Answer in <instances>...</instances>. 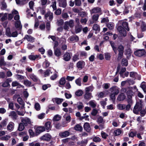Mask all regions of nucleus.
I'll use <instances>...</instances> for the list:
<instances>
[{
  "label": "nucleus",
  "mask_w": 146,
  "mask_h": 146,
  "mask_svg": "<svg viewBox=\"0 0 146 146\" xmlns=\"http://www.w3.org/2000/svg\"><path fill=\"white\" fill-rule=\"evenodd\" d=\"M93 29L95 31H100V28L99 25L97 24H95L93 27Z\"/></svg>",
  "instance_id": "49"
},
{
  "label": "nucleus",
  "mask_w": 146,
  "mask_h": 146,
  "mask_svg": "<svg viewBox=\"0 0 146 146\" xmlns=\"http://www.w3.org/2000/svg\"><path fill=\"white\" fill-rule=\"evenodd\" d=\"M142 101L141 100H140L139 102H137L133 110V112L135 114H138L139 112L142 109Z\"/></svg>",
  "instance_id": "3"
},
{
  "label": "nucleus",
  "mask_w": 146,
  "mask_h": 146,
  "mask_svg": "<svg viewBox=\"0 0 146 146\" xmlns=\"http://www.w3.org/2000/svg\"><path fill=\"white\" fill-rule=\"evenodd\" d=\"M117 50L119 52L118 57L121 58L123 55L124 50L123 46L122 45L119 46Z\"/></svg>",
  "instance_id": "14"
},
{
  "label": "nucleus",
  "mask_w": 146,
  "mask_h": 146,
  "mask_svg": "<svg viewBox=\"0 0 146 146\" xmlns=\"http://www.w3.org/2000/svg\"><path fill=\"white\" fill-rule=\"evenodd\" d=\"M24 126V124L22 123H20L19 125L18 130L20 131H23L25 128Z\"/></svg>",
  "instance_id": "51"
},
{
  "label": "nucleus",
  "mask_w": 146,
  "mask_h": 146,
  "mask_svg": "<svg viewBox=\"0 0 146 146\" xmlns=\"http://www.w3.org/2000/svg\"><path fill=\"white\" fill-rule=\"evenodd\" d=\"M50 63L47 60L45 61L43 63V66L45 68H46L49 66Z\"/></svg>",
  "instance_id": "58"
},
{
  "label": "nucleus",
  "mask_w": 146,
  "mask_h": 146,
  "mask_svg": "<svg viewBox=\"0 0 146 146\" xmlns=\"http://www.w3.org/2000/svg\"><path fill=\"white\" fill-rule=\"evenodd\" d=\"M84 128L87 132H89L91 130L89 124L88 123H86L84 125Z\"/></svg>",
  "instance_id": "26"
},
{
  "label": "nucleus",
  "mask_w": 146,
  "mask_h": 146,
  "mask_svg": "<svg viewBox=\"0 0 146 146\" xmlns=\"http://www.w3.org/2000/svg\"><path fill=\"white\" fill-rule=\"evenodd\" d=\"M45 130V129L44 127L43 126H39L36 129V133L37 135H38Z\"/></svg>",
  "instance_id": "13"
},
{
  "label": "nucleus",
  "mask_w": 146,
  "mask_h": 146,
  "mask_svg": "<svg viewBox=\"0 0 146 146\" xmlns=\"http://www.w3.org/2000/svg\"><path fill=\"white\" fill-rule=\"evenodd\" d=\"M106 96L104 92H100L98 94V96L99 98H102Z\"/></svg>",
  "instance_id": "63"
},
{
  "label": "nucleus",
  "mask_w": 146,
  "mask_h": 146,
  "mask_svg": "<svg viewBox=\"0 0 146 146\" xmlns=\"http://www.w3.org/2000/svg\"><path fill=\"white\" fill-rule=\"evenodd\" d=\"M101 134L102 137L105 139H106L108 136V135L107 133L102 131L101 132Z\"/></svg>",
  "instance_id": "64"
},
{
  "label": "nucleus",
  "mask_w": 146,
  "mask_h": 146,
  "mask_svg": "<svg viewBox=\"0 0 146 146\" xmlns=\"http://www.w3.org/2000/svg\"><path fill=\"white\" fill-rule=\"evenodd\" d=\"M81 80V78L79 77L75 80V83L77 85L79 86H81L82 85Z\"/></svg>",
  "instance_id": "38"
},
{
  "label": "nucleus",
  "mask_w": 146,
  "mask_h": 146,
  "mask_svg": "<svg viewBox=\"0 0 146 146\" xmlns=\"http://www.w3.org/2000/svg\"><path fill=\"white\" fill-rule=\"evenodd\" d=\"M51 138V136L49 133H46L42 136L40 139L43 140L48 141L50 140Z\"/></svg>",
  "instance_id": "11"
},
{
  "label": "nucleus",
  "mask_w": 146,
  "mask_h": 146,
  "mask_svg": "<svg viewBox=\"0 0 146 146\" xmlns=\"http://www.w3.org/2000/svg\"><path fill=\"white\" fill-rule=\"evenodd\" d=\"M61 117L58 115H56L53 118V120L54 121H57L61 119Z\"/></svg>",
  "instance_id": "46"
},
{
  "label": "nucleus",
  "mask_w": 146,
  "mask_h": 146,
  "mask_svg": "<svg viewBox=\"0 0 146 146\" xmlns=\"http://www.w3.org/2000/svg\"><path fill=\"white\" fill-rule=\"evenodd\" d=\"M89 104L90 106L93 108H95L97 105V103L94 100H92L89 101Z\"/></svg>",
  "instance_id": "29"
},
{
  "label": "nucleus",
  "mask_w": 146,
  "mask_h": 146,
  "mask_svg": "<svg viewBox=\"0 0 146 146\" xmlns=\"http://www.w3.org/2000/svg\"><path fill=\"white\" fill-rule=\"evenodd\" d=\"M127 89L128 90L126 92L127 98H132V96H133L134 93L132 91L130 88H128Z\"/></svg>",
  "instance_id": "20"
},
{
  "label": "nucleus",
  "mask_w": 146,
  "mask_h": 146,
  "mask_svg": "<svg viewBox=\"0 0 146 146\" xmlns=\"http://www.w3.org/2000/svg\"><path fill=\"white\" fill-rule=\"evenodd\" d=\"M24 84L26 86L29 87L31 86V82L30 81L26 80L24 81Z\"/></svg>",
  "instance_id": "47"
},
{
  "label": "nucleus",
  "mask_w": 146,
  "mask_h": 146,
  "mask_svg": "<svg viewBox=\"0 0 146 146\" xmlns=\"http://www.w3.org/2000/svg\"><path fill=\"white\" fill-rule=\"evenodd\" d=\"M54 53L56 56H60L61 54V52L60 49H55L54 50Z\"/></svg>",
  "instance_id": "55"
},
{
  "label": "nucleus",
  "mask_w": 146,
  "mask_h": 146,
  "mask_svg": "<svg viewBox=\"0 0 146 146\" xmlns=\"http://www.w3.org/2000/svg\"><path fill=\"white\" fill-rule=\"evenodd\" d=\"M123 132L122 129L118 128L114 131V134L115 136H118L120 135Z\"/></svg>",
  "instance_id": "25"
},
{
  "label": "nucleus",
  "mask_w": 146,
  "mask_h": 146,
  "mask_svg": "<svg viewBox=\"0 0 146 146\" xmlns=\"http://www.w3.org/2000/svg\"><path fill=\"white\" fill-rule=\"evenodd\" d=\"M15 26L17 28L20 29L22 28V25L21 24V22L20 21H16L15 22Z\"/></svg>",
  "instance_id": "32"
},
{
  "label": "nucleus",
  "mask_w": 146,
  "mask_h": 146,
  "mask_svg": "<svg viewBox=\"0 0 146 146\" xmlns=\"http://www.w3.org/2000/svg\"><path fill=\"white\" fill-rule=\"evenodd\" d=\"M69 26L67 23L66 21L65 22L64 25L63 26L64 29L67 31H68L69 29Z\"/></svg>",
  "instance_id": "60"
},
{
  "label": "nucleus",
  "mask_w": 146,
  "mask_h": 146,
  "mask_svg": "<svg viewBox=\"0 0 146 146\" xmlns=\"http://www.w3.org/2000/svg\"><path fill=\"white\" fill-rule=\"evenodd\" d=\"M101 11V9L99 7H94L90 10V12L91 14L93 13H100Z\"/></svg>",
  "instance_id": "9"
},
{
  "label": "nucleus",
  "mask_w": 146,
  "mask_h": 146,
  "mask_svg": "<svg viewBox=\"0 0 146 146\" xmlns=\"http://www.w3.org/2000/svg\"><path fill=\"white\" fill-rule=\"evenodd\" d=\"M141 88H142L145 93H146V83L144 82H142L141 85Z\"/></svg>",
  "instance_id": "42"
},
{
  "label": "nucleus",
  "mask_w": 146,
  "mask_h": 146,
  "mask_svg": "<svg viewBox=\"0 0 146 146\" xmlns=\"http://www.w3.org/2000/svg\"><path fill=\"white\" fill-rule=\"evenodd\" d=\"M94 89V87L92 85L88 87H86L85 88V92H92Z\"/></svg>",
  "instance_id": "37"
},
{
  "label": "nucleus",
  "mask_w": 146,
  "mask_h": 146,
  "mask_svg": "<svg viewBox=\"0 0 146 146\" xmlns=\"http://www.w3.org/2000/svg\"><path fill=\"white\" fill-rule=\"evenodd\" d=\"M146 53L144 49L139 50L134 52L135 54L138 56H141L144 55Z\"/></svg>",
  "instance_id": "6"
},
{
  "label": "nucleus",
  "mask_w": 146,
  "mask_h": 146,
  "mask_svg": "<svg viewBox=\"0 0 146 146\" xmlns=\"http://www.w3.org/2000/svg\"><path fill=\"white\" fill-rule=\"evenodd\" d=\"M70 134V132L68 131H66L60 132L59 133V135L61 138H65L68 136Z\"/></svg>",
  "instance_id": "8"
},
{
  "label": "nucleus",
  "mask_w": 146,
  "mask_h": 146,
  "mask_svg": "<svg viewBox=\"0 0 146 146\" xmlns=\"http://www.w3.org/2000/svg\"><path fill=\"white\" fill-rule=\"evenodd\" d=\"M122 22V26H119L117 28V30L120 33L121 36H125L126 35V32L125 29L128 31H129V29L128 27V23L125 22L119 21V23H120Z\"/></svg>",
  "instance_id": "1"
},
{
  "label": "nucleus",
  "mask_w": 146,
  "mask_h": 146,
  "mask_svg": "<svg viewBox=\"0 0 146 146\" xmlns=\"http://www.w3.org/2000/svg\"><path fill=\"white\" fill-rule=\"evenodd\" d=\"M44 127L45 129L47 130L48 132L51 130L52 125L50 121H48L45 123L44 125Z\"/></svg>",
  "instance_id": "15"
},
{
  "label": "nucleus",
  "mask_w": 146,
  "mask_h": 146,
  "mask_svg": "<svg viewBox=\"0 0 146 146\" xmlns=\"http://www.w3.org/2000/svg\"><path fill=\"white\" fill-rule=\"evenodd\" d=\"M114 25L113 23H109L107 25V26L110 30H112L114 27Z\"/></svg>",
  "instance_id": "59"
},
{
  "label": "nucleus",
  "mask_w": 146,
  "mask_h": 146,
  "mask_svg": "<svg viewBox=\"0 0 146 146\" xmlns=\"http://www.w3.org/2000/svg\"><path fill=\"white\" fill-rule=\"evenodd\" d=\"M110 44L112 47V48L114 51L116 53L117 52V49L116 47L115 46L114 42H110Z\"/></svg>",
  "instance_id": "56"
},
{
  "label": "nucleus",
  "mask_w": 146,
  "mask_h": 146,
  "mask_svg": "<svg viewBox=\"0 0 146 146\" xmlns=\"http://www.w3.org/2000/svg\"><path fill=\"white\" fill-rule=\"evenodd\" d=\"M99 15L98 14H94L92 16V21L90 20V23L92 24L94 23H96L99 19Z\"/></svg>",
  "instance_id": "7"
},
{
  "label": "nucleus",
  "mask_w": 146,
  "mask_h": 146,
  "mask_svg": "<svg viewBox=\"0 0 146 146\" xmlns=\"http://www.w3.org/2000/svg\"><path fill=\"white\" fill-rule=\"evenodd\" d=\"M52 72H51L50 70L48 69L46 70L45 71H44L43 73V76L44 77H46L47 76H48L50 74H52Z\"/></svg>",
  "instance_id": "36"
},
{
  "label": "nucleus",
  "mask_w": 146,
  "mask_h": 146,
  "mask_svg": "<svg viewBox=\"0 0 146 146\" xmlns=\"http://www.w3.org/2000/svg\"><path fill=\"white\" fill-rule=\"evenodd\" d=\"M74 129L76 131H82L83 129L82 127L79 124H77L74 127Z\"/></svg>",
  "instance_id": "41"
},
{
  "label": "nucleus",
  "mask_w": 146,
  "mask_h": 146,
  "mask_svg": "<svg viewBox=\"0 0 146 146\" xmlns=\"http://www.w3.org/2000/svg\"><path fill=\"white\" fill-rule=\"evenodd\" d=\"M82 26L80 25H77L75 26V30L76 33H78L81 32L82 30Z\"/></svg>",
  "instance_id": "22"
},
{
  "label": "nucleus",
  "mask_w": 146,
  "mask_h": 146,
  "mask_svg": "<svg viewBox=\"0 0 146 146\" xmlns=\"http://www.w3.org/2000/svg\"><path fill=\"white\" fill-rule=\"evenodd\" d=\"M109 21V20L108 17H106L105 18H103L101 19V23H108Z\"/></svg>",
  "instance_id": "52"
},
{
  "label": "nucleus",
  "mask_w": 146,
  "mask_h": 146,
  "mask_svg": "<svg viewBox=\"0 0 146 146\" xmlns=\"http://www.w3.org/2000/svg\"><path fill=\"white\" fill-rule=\"evenodd\" d=\"M24 39H26L28 41L31 42H34L35 38L30 35H26L24 37Z\"/></svg>",
  "instance_id": "12"
},
{
  "label": "nucleus",
  "mask_w": 146,
  "mask_h": 146,
  "mask_svg": "<svg viewBox=\"0 0 146 146\" xmlns=\"http://www.w3.org/2000/svg\"><path fill=\"white\" fill-rule=\"evenodd\" d=\"M85 65V63L82 60L79 61L76 64L77 67L79 70H81L82 69L84 68Z\"/></svg>",
  "instance_id": "10"
},
{
  "label": "nucleus",
  "mask_w": 146,
  "mask_h": 146,
  "mask_svg": "<svg viewBox=\"0 0 146 146\" xmlns=\"http://www.w3.org/2000/svg\"><path fill=\"white\" fill-rule=\"evenodd\" d=\"M141 29L142 31H145L146 30V25L144 22H142Z\"/></svg>",
  "instance_id": "57"
},
{
  "label": "nucleus",
  "mask_w": 146,
  "mask_h": 146,
  "mask_svg": "<svg viewBox=\"0 0 146 146\" xmlns=\"http://www.w3.org/2000/svg\"><path fill=\"white\" fill-rule=\"evenodd\" d=\"M125 96L123 94H121L118 95L117 99L119 101H122L125 99Z\"/></svg>",
  "instance_id": "33"
},
{
  "label": "nucleus",
  "mask_w": 146,
  "mask_h": 146,
  "mask_svg": "<svg viewBox=\"0 0 146 146\" xmlns=\"http://www.w3.org/2000/svg\"><path fill=\"white\" fill-rule=\"evenodd\" d=\"M21 122L25 126L31 124V123L30 119L27 117L22 118L21 119Z\"/></svg>",
  "instance_id": "4"
},
{
  "label": "nucleus",
  "mask_w": 146,
  "mask_h": 146,
  "mask_svg": "<svg viewBox=\"0 0 146 146\" xmlns=\"http://www.w3.org/2000/svg\"><path fill=\"white\" fill-rule=\"evenodd\" d=\"M39 57V55H34L31 54L29 55L28 58L29 59L31 60H35L36 58H38Z\"/></svg>",
  "instance_id": "35"
},
{
  "label": "nucleus",
  "mask_w": 146,
  "mask_h": 146,
  "mask_svg": "<svg viewBox=\"0 0 146 146\" xmlns=\"http://www.w3.org/2000/svg\"><path fill=\"white\" fill-rule=\"evenodd\" d=\"M7 13H0V18H1V20L2 21H4L7 18Z\"/></svg>",
  "instance_id": "27"
},
{
  "label": "nucleus",
  "mask_w": 146,
  "mask_h": 146,
  "mask_svg": "<svg viewBox=\"0 0 146 146\" xmlns=\"http://www.w3.org/2000/svg\"><path fill=\"white\" fill-rule=\"evenodd\" d=\"M85 93L84 95V98L86 100H89L90 99L92 96L91 93L89 92H85Z\"/></svg>",
  "instance_id": "18"
},
{
  "label": "nucleus",
  "mask_w": 146,
  "mask_h": 146,
  "mask_svg": "<svg viewBox=\"0 0 146 146\" xmlns=\"http://www.w3.org/2000/svg\"><path fill=\"white\" fill-rule=\"evenodd\" d=\"M83 94V91L79 89L76 91L75 92V94L77 96H80L82 95Z\"/></svg>",
  "instance_id": "34"
},
{
  "label": "nucleus",
  "mask_w": 146,
  "mask_h": 146,
  "mask_svg": "<svg viewBox=\"0 0 146 146\" xmlns=\"http://www.w3.org/2000/svg\"><path fill=\"white\" fill-rule=\"evenodd\" d=\"M66 83V80L65 77H62L61 78L59 81V84L61 85H64Z\"/></svg>",
  "instance_id": "48"
},
{
  "label": "nucleus",
  "mask_w": 146,
  "mask_h": 146,
  "mask_svg": "<svg viewBox=\"0 0 146 146\" xmlns=\"http://www.w3.org/2000/svg\"><path fill=\"white\" fill-rule=\"evenodd\" d=\"M97 122L98 124L104 123H105L103 118L101 116H99L98 118Z\"/></svg>",
  "instance_id": "39"
},
{
  "label": "nucleus",
  "mask_w": 146,
  "mask_h": 146,
  "mask_svg": "<svg viewBox=\"0 0 146 146\" xmlns=\"http://www.w3.org/2000/svg\"><path fill=\"white\" fill-rule=\"evenodd\" d=\"M53 18V13L50 11H48L45 15V19L49 22L52 21Z\"/></svg>",
  "instance_id": "5"
},
{
  "label": "nucleus",
  "mask_w": 146,
  "mask_h": 146,
  "mask_svg": "<svg viewBox=\"0 0 146 146\" xmlns=\"http://www.w3.org/2000/svg\"><path fill=\"white\" fill-rule=\"evenodd\" d=\"M125 105L122 104H119L117 106L118 109L120 110H122L125 109Z\"/></svg>",
  "instance_id": "40"
},
{
  "label": "nucleus",
  "mask_w": 146,
  "mask_h": 146,
  "mask_svg": "<svg viewBox=\"0 0 146 146\" xmlns=\"http://www.w3.org/2000/svg\"><path fill=\"white\" fill-rule=\"evenodd\" d=\"M67 5L66 2V0H61L59 2V6L60 7L65 8Z\"/></svg>",
  "instance_id": "23"
},
{
  "label": "nucleus",
  "mask_w": 146,
  "mask_h": 146,
  "mask_svg": "<svg viewBox=\"0 0 146 146\" xmlns=\"http://www.w3.org/2000/svg\"><path fill=\"white\" fill-rule=\"evenodd\" d=\"M29 77L34 82H37L38 80V78L34 74H30Z\"/></svg>",
  "instance_id": "30"
},
{
  "label": "nucleus",
  "mask_w": 146,
  "mask_h": 146,
  "mask_svg": "<svg viewBox=\"0 0 146 146\" xmlns=\"http://www.w3.org/2000/svg\"><path fill=\"white\" fill-rule=\"evenodd\" d=\"M110 90L111 92L110 100L114 102L115 101V96L117 95L119 93V89L116 86H114L111 88L110 89Z\"/></svg>",
  "instance_id": "2"
},
{
  "label": "nucleus",
  "mask_w": 146,
  "mask_h": 146,
  "mask_svg": "<svg viewBox=\"0 0 146 146\" xmlns=\"http://www.w3.org/2000/svg\"><path fill=\"white\" fill-rule=\"evenodd\" d=\"M11 34L10 29L9 28H7L6 29L5 35L9 37H11Z\"/></svg>",
  "instance_id": "50"
},
{
  "label": "nucleus",
  "mask_w": 146,
  "mask_h": 146,
  "mask_svg": "<svg viewBox=\"0 0 146 146\" xmlns=\"http://www.w3.org/2000/svg\"><path fill=\"white\" fill-rule=\"evenodd\" d=\"M6 65V63L5 62L4 57L3 56L0 57V65L1 66H5Z\"/></svg>",
  "instance_id": "43"
},
{
  "label": "nucleus",
  "mask_w": 146,
  "mask_h": 146,
  "mask_svg": "<svg viewBox=\"0 0 146 146\" xmlns=\"http://www.w3.org/2000/svg\"><path fill=\"white\" fill-rule=\"evenodd\" d=\"M9 116L13 119H16L17 117V115L14 111H12L11 112Z\"/></svg>",
  "instance_id": "28"
},
{
  "label": "nucleus",
  "mask_w": 146,
  "mask_h": 146,
  "mask_svg": "<svg viewBox=\"0 0 146 146\" xmlns=\"http://www.w3.org/2000/svg\"><path fill=\"white\" fill-rule=\"evenodd\" d=\"M14 126V123L12 122H10L8 125L7 127V130L8 131H11L13 130Z\"/></svg>",
  "instance_id": "16"
},
{
  "label": "nucleus",
  "mask_w": 146,
  "mask_h": 146,
  "mask_svg": "<svg viewBox=\"0 0 146 146\" xmlns=\"http://www.w3.org/2000/svg\"><path fill=\"white\" fill-rule=\"evenodd\" d=\"M101 140L100 138L97 136L94 137L93 139V140L94 141L96 142H99L101 141Z\"/></svg>",
  "instance_id": "62"
},
{
  "label": "nucleus",
  "mask_w": 146,
  "mask_h": 146,
  "mask_svg": "<svg viewBox=\"0 0 146 146\" xmlns=\"http://www.w3.org/2000/svg\"><path fill=\"white\" fill-rule=\"evenodd\" d=\"M137 75V74L136 72H131L130 73V76L131 77L135 78Z\"/></svg>",
  "instance_id": "61"
},
{
  "label": "nucleus",
  "mask_w": 146,
  "mask_h": 146,
  "mask_svg": "<svg viewBox=\"0 0 146 146\" xmlns=\"http://www.w3.org/2000/svg\"><path fill=\"white\" fill-rule=\"evenodd\" d=\"M78 15L82 17H86L87 15V13L85 12H81L79 13Z\"/></svg>",
  "instance_id": "53"
},
{
  "label": "nucleus",
  "mask_w": 146,
  "mask_h": 146,
  "mask_svg": "<svg viewBox=\"0 0 146 146\" xmlns=\"http://www.w3.org/2000/svg\"><path fill=\"white\" fill-rule=\"evenodd\" d=\"M10 138V136L7 135L1 137L0 139L1 140L7 141L9 140Z\"/></svg>",
  "instance_id": "44"
},
{
  "label": "nucleus",
  "mask_w": 146,
  "mask_h": 146,
  "mask_svg": "<svg viewBox=\"0 0 146 146\" xmlns=\"http://www.w3.org/2000/svg\"><path fill=\"white\" fill-rule=\"evenodd\" d=\"M66 22L67 23L70 27L72 28L74 27V25L73 20L71 19L69 21H66Z\"/></svg>",
  "instance_id": "45"
},
{
  "label": "nucleus",
  "mask_w": 146,
  "mask_h": 146,
  "mask_svg": "<svg viewBox=\"0 0 146 146\" xmlns=\"http://www.w3.org/2000/svg\"><path fill=\"white\" fill-rule=\"evenodd\" d=\"M70 58L71 56L69 53L67 52L64 54L63 57V59L64 60L67 61H68Z\"/></svg>",
  "instance_id": "21"
},
{
  "label": "nucleus",
  "mask_w": 146,
  "mask_h": 146,
  "mask_svg": "<svg viewBox=\"0 0 146 146\" xmlns=\"http://www.w3.org/2000/svg\"><path fill=\"white\" fill-rule=\"evenodd\" d=\"M121 63L122 65L127 66L128 64V61L126 59H123L122 60Z\"/></svg>",
  "instance_id": "54"
},
{
  "label": "nucleus",
  "mask_w": 146,
  "mask_h": 146,
  "mask_svg": "<svg viewBox=\"0 0 146 146\" xmlns=\"http://www.w3.org/2000/svg\"><path fill=\"white\" fill-rule=\"evenodd\" d=\"M7 119H5L0 123V129L1 130L3 129V127L6 126L7 123Z\"/></svg>",
  "instance_id": "24"
},
{
  "label": "nucleus",
  "mask_w": 146,
  "mask_h": 146,
  "mask_svg": "<svg viewBox=\"0 0 146 146\" xmlns=\"http://www.w3.org/2000/svg\"><path fill=\"white\" fill-rule=\"evenodd\" d=\"M63 99L56 98L52 99V101L54 103H56L58 104H60L64 101Z\"/></svg>",
  "instance_id": "19"
},
{
  "label": "nucleus",
  "mask_w": 146,
  "mask_h": 146,
  "mask_svg": "<svg viewBox=\"0 0 146 146\" xmlns=\"http://www.w3.org/2000/svg\"><path fill=\"white\" fill-rule=\"evenodd\" d=\"M76 105L78 110L82 109L84 107L83 104L80 102H77Z\"/></svg>",
  "instance_id": "31"
},
{
  "label": "nucleus",
  "mask_w": 146,
  "mask_h": 146,
  "mask_svg": "<svg viewBox=\"0 0 146 146\" xmlns=\"http://www.w3.org/2000/svg\"><path fill=\"white\" fill-rule=\"evenodd\" d=\"M79 40L78 37L76 36H72L69 37L68 39L69 41H71L75 42L78 41Z\"/></svg>",
  "instance_id": "17"
}]
</instances>
